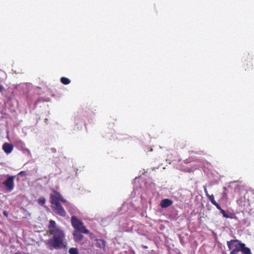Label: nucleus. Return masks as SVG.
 <instances>
[{
	"mask_svg": "<svg viewBox=\"0 0 254 254\" xmlns=\"http://www.w3.org/2000/svg\"><path fill=\"white\" fill-rule=\"evenodd\" d=\"M48 228L47 233L49 236H52V237L46 242L47 246L51 250L65 248V234L64 230L57 226L56 222L53 220H50Z\"/></svg>",
	"mask_w": 254,
	"mask_h": 254,
	"instance_id": "nucleus-1",
	"label": "nucleus"
},
{
	"mask_svg": "<svg viewBox=\"0 0 254 254\" xmlns=\"http://www.w3.org/2000/svg\"><path fill=\"white\" fill-rule=\"evenodd\" d=\"M227 245L230 251V254H239L240 252H241L242 254H252L250 249L246 247L244 243L238 240L227 241Z\"/></svg>",
	"mask_w": 254,
	"mask_h": 254,
	"instance_id": "nucleus-2",
	"label": "nucleus"
},
{
	"mask_svg": "<svg viewBox=\"0 0 254 254\" xmlns=\"http://www.w3.org/2000/svg\"><path fill=\"white\" fill-rule=\"evenodd\" d=\"M71 223L74 231H78L80 233L88 234L89 231L84 226L83 223L79 220L76 216H72L71 218Z\"/></svg>",
	"mask_w": 254,
	"mask_h": 254,
	"instance_id": "nucleus-3",
	"label": "nucleus"
},
{
	"mask_svg": "<svg viewBox=\"0 0 254 254\" xmlns=\"http://www.w3.org/2000/svg\"><path fill=\"white\" fill-rule=\"evenodd\" d=\"M14 178H15L14 176L8 177L7 178V179L3 183V184L4 185L5 187L6 188V190L9 192L11 191L14 189Z\"/></svg>",
	"mask_w": 254,
	"mask_h": 254,
	"instance_id": "nucleus-4",
	"label": "nucleus"
},
{
	"mask_svg": "<svg viewBox=\"0 0 254 254\" xmlns=\"http://www.w3.org/2000/svg\"><path fill=\"white\" fill-rule=\"evenodd\" d=\"M52 207L56 214L62 217H64L66 215V211L60 203L52 206Z\"/></svg>",
	"mask_w": 254,
	"mask_h": 254,
	"instance_id": "nucleus-5",
	"label": "nucleus"
},
{
	"mask_svg": "<svg viewBox=\"0 0 254 254\" xmlns=\"http://www.w3.org/2000/svg\"><path fill=\"white\" fill-rule=\"evenodd\" d=\"M53 194H50V202L52 204V206L54 205L55 204H57L58 203H59V199L60 197V194L61 193L56 191V190H53Z\"/></svg>",
	"mask_w": 254,
	"mask_h": 254,
	"instance_id": "nucleus-6",
	"label": "nucleus"
},
{
	"mask_svg": "<svg viewBox=\"0 0 254 254\" xmlns=\"http://www.w3.org/2000/svg\"><path fill=\"white\" fill-rule=\"evenodd\" d=\"M2 149L6 154L11 153L13 149L12 144L8 143H4L2 145Z\"/></svg>",
	"mask_w": 254,
	"mask_h": 254,
	"instance_id": "nucleus-7",
	"label": "nucleus"
},
{
	"mask_svg": "<svg viewBox=\"0 0 254 254\" xmlns=\"http://www.w3.org/2000/svg\"><path fill=\"white\" fill-rule=\"evenodd\" d=\"M172 204V200L168 198H165L161 201L160 205L162 208H167L171 206Z\"/></svg>",
	"mask_w": 254,
	"mask_h": 254,
	"instance_id": "nucleus-8",
	"label": "nucleus"
},
{
	"mask_svg": "<svg viewBox=\"0 0 254 254\" xmlns=\"http://www.w3.org/2000/svg\"><path fill=\"white\" fill-rule=\"evenodd\" d=\"M78 231H74L73 233V238L75 241L79 242L83 239V235Z\"/></svg>",
	"mask_w": 254,
	"mask_h": 254,
	"instance_id": "nucleus-9",
	"label": "nucleus"
},
{
	"mask_svg": "<svg viewBox=\"0 0 254 254\" xmlns=\"http://www.w3.org/2000/svg\"><path fill=\"white\" fill-rule=\"evenodd\" d=\"M96 246L97 247L102 249L104 248L106 245L105 241L103 239H96Z\"/></svg>",
	"mask_w": 254,
	"mask_h": 254,
	"instance_id": "nucleus-10",
	"label": "nucleus"
},
{
	"mask_svg": "<svg viewBox=\"0 0 254 254\" xmlns=\"http://www.w3.org/2000/svg\"><path fill=\"white\" fill-rule=\"evenodd\" d=\"M209 200L211 201V202L215 205L217 209L220 208V205L214 199V196L213 194L209 195L208 196H207Z\"/></svg>",
	"mask_w": 254,
	"mask_h": 254,
	"instance_id": "nucleus-11",
	"label": "nucleus"
},
{
	"mask_svg": "<svg viewBox=\"0 0 254 254\" xmlns=\"http://www.w3.org/2000/svg\"><path fill=\"white\" fill-rule=\"evenodd\" d=\"M60 80H61V82L63 84H64V85H67V84H69L70 82V80L68 78L65 77H61Z\"/></svg>",
	"mask_w": 254,
	"mask_h": 254,
	"instance_id": "nucleus-12",
	"label": "nucleus"
},
{
	"mask_svg": "<svg viewBox=\"0 0 254 254\" xmlns=\"http://www.w3.org/2000/svg\"><path fill=\"white\" fill-rule=\"evenodd\" d=\"M69 254H78V250L77 248H71L69 250Z\"/></svg>",
	"mask_w": 254,
	"mask_h": 254,
	"instance_id": "nucleus-13",
	"label": "nucleus"
},
{
	"mask_svg": "<svg viewBox=\"0 0 254 254\" xmlns=\"http://www.w3.org/2000/svg\"><path fill=\"white\" fill-rule=\"evenodd\" d=\"M46 202V199L44 197H41L38 199V203L41 205H43Z\"/></svg>",
	"mask_w": 254,
	"mask_h": 254,
	"instance_id": "nucleus-14",
	"label": "nucleus"
},
{
	"mask_svg": "<svg viewBox=\"0 0 254 254\" xmlns=\"http://www.w3.org/2000/svg\"><path fill=\"white\" fill-rule=\"evenodd\" d=\"M220 211V212L222 214L223 216L226 218H229V216L227 214H226L225 211L222 209V208L220 207V209H218Z\"/></svg>",
	"mask_w": 254,
	"mask_h": 254,
	"instance_id": "nucleus-15",
	"label": "nucleus"
},
{
	"mask_svg": "<svg viewBox=\"0 0 254 254\" xmlns=\"http://www.w3.org/2000/svg\"><path fill=\"white\" fill-rule=\"evenodd\" d=\"M59 201H61L63 202H65L66 201V200L62 196L61 194H60Z\"/></svg>",
	"mask_w": 254,
	"mask_h": 254,
	"instance_id": "nucleus-16",
	"label": "nucleus"
},
{
	"mask_svg": "<svg viewBox=\"0 0 254 254\" xmlns=\"http://www.w3.org/2000/svg\"><path fill=\"white\" fill-rule=\"evenodd\" d=\"M18 175L22 176H26V173L25 171H21L20 172H19L18 173Z\"/></svg>",
	"mask_w": 254,
	"mask_h": 254,
	"instance_id": "nucleus-17",
	"label": "nucleus"
},
{
	"mask_svg": "<svg viewBox=\"0 0 254 254\" xmlns=\"http://www.w3.org/2000/svg\"><path fill=\"white\" fill-rule=\"evenodd\" d=\"M204 192L205 193V195L207 196H208L209 195V194H208V191H207V188H206V186H204Z\"/></svg>",
	"mask_w": 254,
	"mask_h": 254,
	"instance_id": "nucleus-18",
	"label": "nucleus"
},
{
	"mask_svg": "<svg viewBox=\"0 0 254 254\" xmlns=\"http://www.w3.org/2000/svg\"><path fill=\"white\" fill-rule=\"evenodd\" d=\"M3 214L6 217H8V213L7 211L4 210L3 211Z\"/></svg>",
	"mask_w": 254,
	"mask_h": 254,
	"instance_id": "nucleus-19",
	"label": "nucleus"
},
{
	"mask_svg": "<svg viewBox=\"0 0 254 254\" xmlns=\"http://www.w3.org/2000/svg\"><path fill=\"white\" fill-rule=\"evenodd\" d=\"M3 90V87L0 85V91H2Z\"/></svg>",
	"mask_w": 254,
	"mask_h": 254,
	"instance_id": "nucleus-20",
	"label": "nucleus"
},
{
	"mask_svg": "<svg viewBox=\"0 0 254 254\" xmlns=\"http://www.w3.org/2000/svg\"><path fill=\"white\" fill-rule=\"evenodd\" d=\"M47 121H48V119H45V122H46V123H47Z\"/></svg>",
	"mask_w": 254,
	"mask_h": 254,
	"instance_id": "nucleus-21",
	"label": "nucleus"
}]
</instances>
